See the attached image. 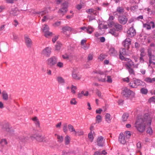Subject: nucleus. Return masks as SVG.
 I'll return each mask as SVG.
<instances>
[{
  "label": "nucleus",
  "instance_id": "33",
  "mask_svg": "<svg viewBox=\"0 0 155 155\" xmlns=\"http://www.w3.org/2000/svg\"><path fill=\"white\" fill-rule=\"evenodd\" d=\"M53 18L51 17H50L48 15H46L44 16L43 19H42V22H45V21H47L49 19H52Z\"/></svg>",
  "mask_w": 155,
  "mask_h": 155
},
{
  "label": "nucleus",
  "instance_id": "55",
  "mask_svg": "<svg viewBox=\"0 0 155 155\" xmlns=\"http://www.w3.org/2000/svg\"><path fill=\"white\" fill-rule=\"evenodd\" d=\"M97 73L100 74L101 75L106 76V72H103L101 71H97Z\"/></svg>",
  "mask_w": 155,
  "mask_h": 155
},
{
  "label": "nucleus",
  "instance_id": "10",
  "mask_svg": "<svg viewBox=\"0 0 155 155\" xmlns=\"http://www.w3.org/2000/svg\"><path fill=\"white\" fill-rule=\"evenodd\" d=\"M142 82L139 80H136L133 83H130V85L133 88H136V86H139L142 84Z\"/></svg>",
  "mask_w": 155,
  "mask_h": 155
},
{
  "label": "nucleus",
  "instance_id": "54",
  "mask_svg": "<svg viewBox=\"0 0 155 155\" xmlns=\"http://www.w3.org/2000/svg\"><path fill=\"white\" fill-rule=\"evenodd\" d=\"M127 68L128 70V71L130 74H132L133 75L134 74V73L133 70L131 68Z\"/></svg>",
  "mask_w": 155,
  "mask_h": 155
},
{
  "label": "nucleus",
  "instance_id": "4",
  "mask_svg": "<svg viewBox=\"0 0 155 155\" xmlns=\"http://www.w3.org/2000/svg\"><path fill=\"white\" fill-rule=\"evenodd\" d=\"M51 47H48L43 50L41 54L47 57H49L51 53Z\"/></svg>",
  "mask_w": 155,
  "mask_h": 155
},
{
  "label": "nucleus",
  "instance_id": "32",
  "mask_svg": "<svg viewBox=\"0 0 155 155\" xmlns=\"http://www.w3.org/2000/svg\"><path fill=\"white\" fill-rule=\"evenodd\" d=\"M129 117V115L128 114L125 113L123 114L122 116V120L123 122L126 121Z\"/></svg>",
  "mask_w": 155,
  "mask_h": 155
},
{
  "label": "nucleus",
  "instance_id": "1",
  "mask_svg": "<svg viewBox=\"0 0 155 155\" xmlns=\"http://www.w3.org/2000/svg\"><path fill=\"white\" fill-rule=\"evenodd\" d=\"M152 121V117L147 114H146L143 118H140L137 121L135 127L140 132H143L145 129V124L150 125Z\"/></svg>",
  "mask_w": 155,
  "mask_h": 155
},
{
  "label": "nucleus",
  "instance_id": "25",
  "mask_svg": "<svg viewBox=\"0 0 155 155\" xmlns=\"http://www.w3.org/2000/svg\"><path fill=\"white\" fill-rule=\"evenodd\" d=\"M128 49L126 48H122L120 51V53L123 54L124 55H128L129 54L128 52Z\"/></svg>",
  "mask_w": 155,
  "mask_h": 155
},
{
  "label": "nucleus",
  "instance_id": "22",
  "mask_svg": "<svg viewBox=\"0 0 155 155\" xmlns=\"http://www.w3.org/2000/svg\"><path fill=\"white\" fill-rule=\"evenodd\" d=\"M109 53L111 56H115L117 53V51L113 47H111L109 51Z\"/></svg>",
  "mask_w": 155,
  "mask_h": 155
},
{
  "label": "nucleus",
  "instance_id": "16",
  "mask_svg": "<svg viewBox=\"0 0 155 155\" xmlns=\"http://www.w3.org/2000/svg\"><path fill=\"white\" fill-rule=\"evenodd\" d=\"M125 61H127V63L125 64L127 68H129L134 66V63L130 59H125Z\"/></svg>",
  "mask_w": 155,
  "mask_h": 155
},
{
  "label": "nucleus",
  "instance_id": "48",
  "mask_svg": "<svg viewBox=\"0 0 155 155\" xmlns=\"http://www.w3.org/2000/svg\"><path fill=\"white\" fill-rule=\"evenodd\" d=\"M147 132V133L150 135L152 134L153 133L152 129L150 127L148 128Z\"/></svg>",
  "mask_w": 155,
  "mask_h": 155
},
{
  "label": "nucleus",
  "instance_id": "38",
  "mask_svg": "<svg viewBox=\"0 0 155 155\" xmlns=\"http://www.w3.org/2000/svg\"><path fill=\"white\" fill-rule=\"evenodd\" d=\"M88 137L89 140L91 142H92L94 140V138L91 132L88 134Z\"/></svg>",
  "mask_w": 155,
  "mask_h": 155
},
{
  "label": "nucleus",
  "instance_id": "15",
  "mask_svg": "<svg viewBox=\"0 0 155 155\" xmlns=\"http://www.w3.org/2000/svg\"><path fill=\"white\" fill-rule=\"evenodd\" d=\"M45 28H46V29L43 28V31L45 32V36L47 37L48 36L52 35V33L48 31L49 27L47 25H45Z\"/></svg>",
  "mask_w": 155,
  "mask_h": 155
},
{
  "label": "nucleus",
  "instance_id": "7",
  "mask_svg": "<svg viewBox=\"0 0 155 155\" xmlns=\"http://www.w3.org/2000/svg\"><path fill=\"white\" fill-rule=\"evenodd\" d=\"M118 20L120 24L124 25L127 23L128 19L126 16L122 15L118 17Z\"/></svg>",
  "mask_w": 155,
  "mask_h": 155
},
{
  "label": "nucleus",
  "instance_id": "2",
  "mask_svg": "<svg viewBox=\"0 0 155 155\" xmlns=\"http://www.w3.org/2000/svg\"><path fill=\"white\" fill-rule=\"evenodd\" d=\"M58 61V58L55 56H53L47 60L46 63L48 65L52 67L54 66Z\"/></svg>",
  "mask_w": 155,
  "mask_h": 155
},
{
  "label": "nucleus",
  "instance_id": "30",
  "mask_svg": "<svg viewBox=\"0 0 155 155\" xmlns=\"http://www.w3.org/2000/svg\"><path fill=\"white\" fill-rule=\"evenodd\" d=\"M94 31V28L91 26H88L87 28V32L90 34H91Z\"/></svg>",
  "mask_w": 155,
  "mask_h": 155
},
{
  "label": "nucleus",
  "instance_id": "43",
  "mask_svg": "<svg viewBox=\"0 0 155 155\" xmlns=\"http://www.w3.org/2000/svg\"><path fill=\"white\" fill-rule=\"evenodd\" d=\"M140 92L142 94H146L147 93L148 90L147 89L143 88L141 89Z\"/></svg>",
  "mask_w": 155,
  "mask_h": 155
},
{
  "label": "nucleus",
  "instance_id": "49",
  "mask_svg": "<svg viewBox=\"0 0 155 155\" xmlns=\"http://www.w3.org/2000/svg\"><path fill=\"white\" fill-rule=\"evenodd\" d=\"M109 32L112 35L116 37L117 36L118 34L116 32H115V31H113L112 30H111Z\"/></svg>",
  "mask_w": 155,
  "mask_h": 155
},
{
  "label": "nucleus",
  "instance_id": "40",
  "mask_svg": "<svg viewBox=\"0 0 155 155\" xmlns=\"http://www.w3.org/2000/svg\"><path fill=\"white\" fill-rule=\"evenodd\" d=\"M70 103L71 105H76L77 104V101L75 98H73L71 99Z\"/></svg>",
  "mask_w": 155,
  "mask_h": 155
},
{
  "label": "nucleus",
  "instance_id": "23",
  "mask_svg": "<svg viewBox=\"0 0 155 155\" xmlns=\"http://www.w3.org/2000/svg\"><path fill=\"white\" fill-rule=\"evenodd\" d=\"M56 80L58 83L60 84H64L65 83L64 79L61 76L57 77L56 78Z\"/></svg>",
  "mask_w": 155,
  "mask_h": 155
},
{
  "label": "nucleus",
  "instance_id": "44",
  "mask_svg": "<svg viewBox=\"0 0 155 155\" xmlns=\"http://www.w3.org/2000/svg\"><path fill=\"white\" fill-rule=\"evenodd\" d=\"M67 127V126L66 124H65L63 125V130L64 132L65 133H66L68 132Z\"/></svg>",
  "mask_w": 155,
  "mask_h": 155
},
{
  "label": "nucleus",
  "instance_id": "58",
  "mask_svg": "<svg viewBox=\"0 0 155 155\" xmlns=\"http://www.w3.org/2000/svg\"><path fill=\"white\" fill-rule=\"evenodd\" d=\"M149 101L150 103L151 102H154L155 103V97H153L150 98Z\"/></svg>",
  "mask_w": 155,
  "mask_h": 155
},
{
  "label": "nucleus",
  "instance_id": "17",
  "mask_svg": "<svg viewBox=\"0 0 155 155\" xmlns=\"http://www.w3.org/2000/svg\"><path fill=\"white\" fill-rule=\"evenodd\" d=\"M124 10L123 8L119 7L117 8L116 11L114 12V16H115L118 14H122L124 12Z\"/></svg>",
  "mask_w": 155,
  "mask_h": 155
},
{
  "label": "nucleus",
  "instance_id": "34",
  "mask_svg": "<svg viewBox=\"0 0 155 155\" xmlns=\"http://www.w3.org/2000/svg\"><path fill=\"white\" fill-rule=\"evenodd\" d=\"M106 76L102 75L100 76L98 78V80L99 81L104 82L106 81V79L105 78Z\"/></svg>",
  "mask_w": 155,
  "mask_h": 155
},
{
  "label": "nucleus",
  "instance_id": "52",
  "mask_svg": "<svg viewBox=\"0 0 155 155\" xmlns=\"http://www.w3.org/2000/svg\"><path fill=\"white\" fill-rule=\"evenodd\" d=\"M125 134H126V138H130L131 136V134L130 131H126L125 132Z\"/></svg>",
  "mask_w": 155,
  "mask_h": 155
},
{
  "label": "nucleus",
  "instance_id": "51",
  "mask_svg": "<svg viewBox=\"0 0 155 155\" xmlns=\"http://www.w3.org/2000/svg\"><path fill=\"white\" fill-rule=\"evenodd\" d=\"M107 79L106 80V81L109 83H111L112 82V80L111 77L110 76H107Z\"/></svg>",
  "mask_w": 155,
  "mask_h": 155
},
{
  "label": "nucleus",
  "instance_id": "21",
  "mask_svg": "<svg viewBox=\"0 0 155 155\" xmlns=\"http://www.w3.org/2000/svg\"><path fill=\"white\" fill-rule=\"evenodd\" d=\"M68 128L70 132L72 133V134L75 136H76V131L75 130L74 127L71 124H69Z\"/></svg>",
  "mask_w": 155,
  "mask_h": 155
},
{
  "label": "nucleus",
  "instance_id": "18",
  "mask_svg": "<svg viewBox=\"0 0 155 155\" xmlns=\"http://www.w3.org/2000/svg\"><path fill=\"white\" fill-rule=\"evenodd\" d=\"M143 27L146 28L147 29L149 30L151 28V27H152L153 28L155 27V25L153 21L150 22L149 24H145L143 25Z\"/></svg>",
  "mask_w": 155,
  "mask_h": 155
},
{
  "label": "nucleus",
  "instance_id": "53",
  "mask_svg": "<svg viewBox=\"0 0 155 155\" xmlns=\"http://www.w3.org/2000/svg\"><path fill=\"white\" fill-rule=\"evenodd\" d=\"M105 58L104 55L101 54L98 57V59L100 61H102Z\"/></svg>",
  "mask_w": 155,
  "mask_h": 155
},
{
  "label": "nucleus",
  "instance_id": "42",
  "mask_svg": "<svg viewBox=\"0 0 155 155\" xmlns=\"http://www.w3.org/2000/svg\"><path fill=\"white\" fill-rule=\"evenodd\" d=\"M77 88L76 86L72 85L71 87V92L73 94H75L76 93L75 90L77 89Z\"/></svg>",
  "mask_w": 155,
  "mask_h": 155
},
{
  "label": "nucleus",
  "instance_id": "29",
  "mask_svg": "<svg viewBox=\"0 0 155 155\" xmlns=\"http://www.w3.org/2000/svg\"><path fill=\"white\" fill-rule=\"evenodd\" d=\"M144 81L148 83H153L155 81V78L152 79L149 77H147L145 78Z\"/></svg>",
  "mask_w": 155,
  "mask_h": 155
},
{
  "label": "nucleus",
  "instance_id": "3",
  "mask_svg": "<svg viewBox=\"0 0 155 155\" xmlns=\"http://www.w3.org/2000/svg\"><path fill=\"white\" fill-rule=\"evenodd\" d=\"M134 93L132 91H131L129 89L125 88L122 91L121 94L123 96L127 98L132 94Z\"/></svg>",
  "mask_w": 155,
  "mask_h": 155
},
{
  "label": "nucleus",
  "instance_id": "56",
  "mask_svg": "<svg viewBox=\"0 0 155 155\" xmlns=\"http://www.w3.org/2000/svg\"><path fill=\"white\" fill-rule=\"evenodd\" d=\"M152 60H152V58H149V66H150V65H155V62H154L153 61H152Z\"/></svg>",
  "mask_w": 155,
  "mask_h": 155
},
{
  "label": "nucleus",
  "instance_id": "28",
  "mask_svg": "<svg viewBox=\"0 0 155 155\" xmlns=\"http://www.w3.org/2000/svg\"><path fill=\"white\" fill-rule=\"evenodd\" d=\"M2 94L3 99L5 101L7 100L8 99L7 93L5 91H2Z\"/></svg>",
  "mask_w": 155,
  "mask_h": 155
},
{
  "label": "nucleus",
  "instance_id": "50",
  "mask_svg": "<svg viewBox=\"0 0 155 155\" xmlns=\"http://www.w3.org/2000/svg\"><path fill=\"white\" fill-rule=\"evenodd\" d=\"M84 134V132L82 130H79L78 131H76V135L81 136Z\"/></svg>",
  "mask_w": 155,
  "mask_h": 155
},
{
  "label": "nucleus",
  "instance_id": "5",
  "mask_svg": "<svg viewBox=\"0 0 155 155\" xmlns=\"http://www.w3.org/2000/svg\"><path fill=\"white\" fill-rule=\"evenodd\" d=\"M77 69H74L72 71V78L75 80H79L81 78V76L78 74Z\"/></svg>",
  "mask_w": 155,
  "mask_h": 155
},
{
  "label": "nucleus",
  "instance_id": "26",
  "mask_svg": "<svg viewBox=\"0 0 155 155\" xmlns=\"http://www.w3.org/2000/svg\"><path fill=\"white\" fill-rule=\"evenodd\" d=\"M105 117L106 121L108 123H110L112 119L110 114L108 113H107L105 115Z\"/></svg>",
  "mask_w": 155,
  "mask_h": 155
},
{
  "label": "nucleus",
  "instance_id": "13",
  "mask_svg": "<svg viewBox=\"0 0 155 155\" xmlns=\"http://www.w3.org/2000/svg\"><path fill=\"white\" fill-rule=\"evenodd\" d=\"M30 12L32 15L38 14H39L40 15H41V16H42L43 15L48 13V12L46 10L38 12H36L35 10H31L30 11Z\"/></svg>",
  "mask_w": 155,
  "mask_h": 155
},
{
  "label": "nucleus",
  "instance_id": "19",
  "mask_svg": "<svg viewBox=\"0 0 155 155\" xmlns=\"http://www.w3.org/2000/svg\"><path fill=\"white\" fill-rule=\"evenodd\" d=\"M104 140L102 136L98 137L97 139V145L99 146L102 147L104 144Z\"/></svg>",
  "mask_w": 155,
  "mask_h": 155
},
{
  "label": "nucleus",
  "instance_id": "24",
  "mask_svg": "<svg viewBox=\"0 0 155 155\" xmlns=\"http://www.w3.org/2000/svg\"><path fill=\"white\" fill-rule=\"evenodd\" d=\"M19 12L18 10V9L17 8H15L12 10L10 12V14L13 15H16L19 13Z\"/></svg>",
  "mask_w": 155,
  "mask_h": 155
},
{
  "label": "nucleus",
  "instance_id": "37",
  "mask_svg": "<svg viewBox=\"0 0 155 155\" xmlns=\"http://www.w3.org/2000/svg\"><path fill=\"white\" fill-rule=\"evenodd\" d=\"M62 46L61 43L57 42L56 45H55V50L57 51H59Z\"/></svg>",
  "mask_w": 155,
  "mask_h": 155
},
{
  "label": "nucleus",
  "instance_id": "20",
  "mask_svg": "<svg viewBox=\"0 0 155 155\" xmlns=\"http://www.w3.org/2000/svg\"><path fill=\"white\" fill-rule=\"evenodd\" d=\"M119 141L122 144H124L126 143V141L125 139L124 136L122 133H121L120 134Z\"/></svg>",
  "mask_w": 155,
  "mask_h": 155
},
{
  "label": "nucleus",
  "instance_id": "46",
  "mask_svg": "<svg viewBox=\"0 0 155 155\" xmlns=\"http://www.w3.org/2000/svg\"><path fill=\"white\" fill-rule=\"evenodd\" d=\"M114 26L116 28L120 30L122 28V26L117 23H115Z\"/></svg>",
  "mask_w": 155,
  "mask_h": 155
},
{
  "label": "nucleus",
  "instance_id": "61",
  "mask_svg": "<svg viewBox=\"0 0 155 155\" xmlns=\"http://www.w3.org/2000/svg\"><path fill=\"white\" fill-rule=\"evenodd\" d=\"M83 92V95L85 96H87L89 95V93L87 91H82Z\"/></svg>",
  "mask_w": 155,
  "mask_h": 155
},
{
  "label": "nucleus",
  "instance_id": "47",
  "mask_svg": "<svg viewBox=\"0 0 155 155\" xmlns=\"http://www.w3.org/2000/svg\"><path fill=\"white\" fill-rule=\"evenodd\" d=\"M61 24V21H58L53 24L52 25L54 27H56L59 26Z\"/></svg>",
  "mask_w": 155,
  "mask_h": 155
},
{
  "label": "nucleus",
  "instance_id": "62",
  "mask_svg": "<svg viewBox=\"0 0 155 155\" xmlns=\"http://www.w3.org/2000/svg\"><path fill=\"white\" fill-rule=\"evenodd\" d=\"M115 23L113 21H110L108 25L110 27H112L113 26L115 25Z\"/></svg>",
  "mask_w": 155,
  "mask_h": 155
},
{
  "label": "nucleus",
  "instance_id": "8",
  "mask_svg": "<svg viewBox=\"0 0 155 155\" xmlns=\"http://www.w3.org/2000/svg\"><path fill=\"white\" fill-rule=\"evenodd\" d=\"M25 44L28 48H31L32 44V41L28 35H25Z\"/></svg>",
  "mask_w": 155,
  "mask_h": 155
},
{
  "label": "nucleus",
  "instance_id": "36",
  "mask_svg": "<svg viewBox=\"0 0 155 155\" xmlns=\"http://www.w3.org/2000/svg\"><path fill=\"white\" fill-rule=\"evenodd\" d=\"M7 144V142L5 139H2L0 141V144L2 146H4L5 145Z\"/></svg>",
  "mask_w": 155,
  "mask_h": 155
},
{
  "label": "nucleus",
  "instance_id": "35",
  "mask_svg": "<svg viewBox=\"0 0 155 155\" xmlns=\"http://www.w3.org/2000/svg\"><path fill=\"white\" fill-rule=\"evenodd\" d=\"M70 137L68 135L66 136L65 138V142L66 145H68L70 143Z\"/></svg>",
  "mask_w": 155,
  "mask_h": 155
},
{
  "label": "nucleus",
  "instance_id": "12",
  "mask_svg": "<svg viewBox=\"0 0 155 155\" xmlns=\"http://www.w3.org/2000/svg\"><path fill=\"white\" fill-rule=\"evenodd\" d=\"M68 7V3L65 2H64L61 5V8L60 9L59 12H60L61 13H65L67 11V8Z\"/></svg>",
  "mask_w": 155,
  "mask_h": 155
},
{
  "label": "nucleus",
  "instance_id": "59",
  "mask_svg": "<svg viewBox=\"0 0 155 155\" xmlns=\"http://www.w3.org/2000/svg\"><path fill=\"white\" fill-rule=\"evenodd\" d=\"M83 92L81 91V93H79L78 94V97L79 98H81L83 97Z\"/></svg>",
  "mask_w": 155,
  "mask_h": 155
},
{
  "label": "nucleus",
  "instance_id": "9",
  "mask_svg": "<svg viewBox=\"0 0 155 155\" xmlns=\"http://www.w3.org/2000/svg\"><path fill=\"white\" fill-rule=\"evenodd\" d=\"M31 137L32 140H33L35 139L37 141L40 142L43 141L44 139L43 137L40 135H33L31 136Z\"/></svg>",
  "mask_w": 155,
  "mask_h": 155
},
{
  "label": "nucleus",
  "instance_id": "63",
  "mask_svg": "<svg viewBox=\"0 0 155 155\" xmlns=\"http://www.w3.org/2000/svg\"><path fill=\"white\" fill-rule=\"evenodd\" d=\"M62 58L64 59H68L69 58V56L66 54H64L62 55Z\"/></svg>",
  "mask_w": 155,
  "mask_h": 155
},
{
  "label": "nucleus",
  "instance_id": "31",
  "mask_svg": "<svg viewBox=\"0 0 155 155\" xmlns=\"http://www.w3.org/2000/svg\"><path fill=\"white\" fill-rule=\"evenodd\" d=\"M54 135L55 137H57L58 142L61 143L63 142V139L62 136H60L57 134H55Z\"/></svg>",
  "mask_w": 155,
  "mask_h": 155
},
{
  "label": "nucleus",
  "instance_id": "39",
  "mask_svg": "<svg viewBox=\"0 0 155 155\" xmlns=\"http://www.w3.org/2000/svg\"><path fill=\"white\" fill-rule=\"evenodd\" d=\"M56 64L57 66L60 68H62L63 67L64 64L61 61L57 62Z\"/></svg>",
  "mask_w": 155,
  "mask_h": 155
},
{
  "label": "nucleus",
  "instance_id": "64",
  "mask_svg": "<svg viewBox=\"0 0 155 155\" xmlns=\"http://www.w3.org/2000/svg\"><path fill=\"white\" fill-rule=\"evenodd\" d=\"M102 153L101 152H100L99 151H96L94 152L93 155H101Z\"/></svg>",
  "mask_w": 155,
  "mask_h": 155
},
{
  "label": "nucleus",
  "instance_id": "41",
  "mask_svg": "<svg viewBox=\"0 0 155 155\" xmlns=\"http://www.w3.org/2000/svg\"><path fill=\"white\" fill-rule=\"evenodd\" d=\"M97 122V123H99L101 122L102 120V118L101 116L100 115H97L96 117Z\"/></svg>",
  "mask_w": 155,
  "mask_h": 155
},
{
  "label": "nucleus",
  "instance_id": "57",
  "mask_svg": "<svg viewBox=\"0 0 155 155\" xmlns=\"http://www.w3.org/2000/svg\"><path fill=\"white\" fill-rule=\"evenodd\" d=\"M123 55H124L123 54L120 53L119 58L121 60L125 61V59H127V58H125Z\"/></svg>",
  "mask_w": 155,
  "mask_h": 155
},
{
  "label": "nucleus",
  "instance_id": "45",
  "mask_svg": "<svg viewBox=\"0 0 155 155\" xmlns=\"http://www.w3.org/2000/svg\"><path fill=\"white\" fill-rule=\"evenodd\" d=\"M96 94L97 96L101 98H102L103 95L102 94L101 92L98 90L97 89L96 91Z\"/></svg>",
  "mask_w": 155,
  "mask_h": 155
},
{
  "label": "nucleus",
  "instance_id": "14",
  "mask_svg": "<svg viewBox=\"0 0 155 155\" xmlns=\"http://www.w3.org/2000/svg\"><path fill=\"white\" fill-rule=\"evenodd\" d=\"M131 41L129 38H126L123 42V45L125 48L128 49L129 45H130Z\"/></svg>",
  "mask_w": 155,
  "mask_h": 155
},
{
  "label": "nucleus",
  "instance_id": "11",
  "mask_svg": "<svg viewBox=\"0 0 155 155\" xmlns=\"http://www.w3.org/2000/svg\"><path fill=\"white\" fill-rule=\"evenodd\" d=\"M135 34V30L133 27L130 28L127 31V36L129 37L134 36Z\"/></svg>",
  "mask_w": 155,
  "mask_h": 155
},
{
  "label": "nucleus",
  "instance_id": "27",
  "mask_svg": "<svg viewBox=\"0 0 155 155\" xmlns=\"http://www.w3.org/2000/svg\"><path fill=\"white\" fill-rule=\"evenodd\" d=\"M148 54L149 58H152L153 60H155V57L154 55L152 54V50L150 48H149L148 50Z\"/></svg>",
  "mask_w": 155,
  "mask_h": 155
},
{
  "label": "nucleus",
  "instance_id": "60",
  "mask_svg": "<svg viewBox=\"0 0 155 155\" xmlns=\"http://www.w3.org/2000/svg\"><path fill=\"white\" fill-rule=\"evenodd\" d=\"M84 6V5L81 4L77 5L76 6V8L77 9L79 10L81 9Z\"/></svg>",
  "mask_w": 155,
  "mask_h": 155
},
{
  "label": "nucleus",
  "instance_id": "6",
  "mask_svg": "<svg viewBox=\"0 0 155 155\" xmlns=\"http://www.w3.org/2000/svg\"><path fill=\"white\" fill-rule=\"evenodd\" d=\"M62 30V32L65 34L67 37H69L70 35V34H67L66 32V31H73V29L71 27L68 26H66L63 27Z\"/></svg>",
  "mask_w": 155,
  "mask_h": 155
}]
</instances>
